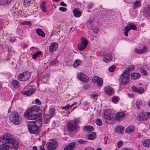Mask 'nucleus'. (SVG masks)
I'll list each match as a JSON object with an SVG mask.
<instances>
[{"mask_svg": "<svg viewBox=\"0 0 150 150\" xmlns=\"http://www.w3.org/2000/svg\"><path fill=\"white\" fill-rule=\"evenodd\" d=\"M38 109L36 106L32 107L24 113L25 117L29 120H33L39 118L38 115Z\"/></svg>", "mask_w": 150, "mask_h": 150, "instance_id": "1", "label": "nucleus"}, {"mask_svg": "<svg viewBox=\"0 0 150 150\" xmlns=\"http://www.w3.org/2000/svg\"><path fill=\"white\" fill-rule=\"evenodd\" d=\"M9 120L13 124L19 125L22 121V118L20 114L17 112H14L9 116Z\"/></svg>", "mask_w": 150, "mask_h": 150, "instance_id": "2", "label": "nucleus"}, {"mask_svg": "<svg viewBox=\"0 0 150 150\" xmlns=\"http://www.w3.org/2000/svg\"><path fill=\"white\" fill-rule=\"evenodd\" d=\"M27 126L29 131L31 134L38 135L39 132V128L35 125L33 122H31L30 121L28 124Z\"/></svg>", "mask_w": 150, "mask_h": 150, "instance_id": "3", "label": "nucleus"}, {"mask_svg": "<svg viewBox=\"0 0 150 150\" xmlns=\"http://www.w3.org/2000/svg\"><path fill=\"white\" fill-rule=\"evenodd\" d=\"M1 141L2 143H12L13 142V136L10 134H7L4 136L0 137V142Z\"/></svg>", "mask_w": 150, "mask_h": 150, "instance_id": "4", "label": "nucleus"}, {"mask_svg": "<svg viewBox=\"0 0 150 150\" xmlns=\"http://www.w3.org/2000/svg\"><path fill=\"white\" fill-rule=\"evenodd\" d=\"M31 74L29 71L24 72L18 76V79L19 80L25 81L30 78Z\"/></svg>", "mask_w": 150, "mask_h": 150, "instance_id": "5", "label": "nucleus"}, {"mask_svg": "<svg viewBox=\"0 0 150 150\" xmlns=\"http://www.w3.org/2000/svg\"><path fill=\"white\" fill-rule=\"evenodd\" d=\"M58 146V144L56 141L54 139H50L48 144L47 150H54Z\"/></svg>", "mask_w": 150, "mask_h": 150, "instance_id": "6", "label": "nucleus"}, {"mask_svg": "<svg viewBox=\"0 0 150 150\" xmlns=\"http://www.w3.org/2000/svg\"><path fill=\"white\" fill-rule=\"evenodd\" d=\"M137 27L136 25L132 23H128L127 25L126 26L125 28V31L124 33V35L126 36H128V33L129 31L131 29L136 30Z\"/></svg>", "mask_w": 150, "mask_h": 150, "instance_id": "7", "label": "nucleus"}, {"mask_svg": "<svg viewBox=\"0 0 150 150\" xmlns=\"http://www.w3.org/2000/svg\"><path fill=\"white\" fill-rule=\"evenodd\" d=\"M77 77L79 80L84 83H87L89 81L88 77L83 73L81 72L79 73L77 76Z\"/></svg>", "mask_w": 150, "mask_h": 150, "instance_id": "8", "label": "nucleus"}, {"mask_svg": "<svg viewBox=\"0 0 150 150\" xmlns=\"http://www.w3.org/2000/svg\"><path fill=\"white\" fill-rule=\"evenodd\" d=\"M81 40V43L78 45V48L80 50H84L87 47L88 44L87 40L85 38H82Z\"/></svg>", "mask_w": 150, "mask_h": 150, "instance_id": "9", "label": "nucleus"}, {"mask_svg": "<svg viewBox=\"0 0 150 150\" xmlns=\"http://www.w3.org/2000/svg\"><path fill=\"white\" fill-rule=\"evenodd\" d=\"M125 116V113L124 112H120L115 114V118L117 121L122 120Z\"/></svg>", "mask_w": 150, "mask_h": 150, "instance_id": "10", "label": "nucleus"}, {"mask_svg": "<svg viewBox=\"0 0 150 150\" xmlns=\"http://www.w3.org/2000/svg\"><path fill=\"white\" fill-rule=\"evenodd\" d=\"M92 80L94 82H96L98 86H101L103 85V80L98 77L97 76L93 77Z\"/></svg>", "mask_w": 150, "mask_h": 150, "instance_id": "11", "label": "nucleus"}, {"mask_svg": "<svg viewBox=\"0 0 150 150\" xmlns=\"http://www.w3.org/2000/svg\"><path fill=\"white\" fill-rule=\"evenodd\" d=\"M129 68H127L121 75L119 79V81H121V79L123 78H129Z\"/></svg>", "mask_w": 150, "mask_h": 150, "instance_id": "12", "label": "nucleus"}, {"mask_svg": "<svg viewBox=\"0 0 150 150\" xmlns=\"http://www.w3.org/2000/svg\"><path fill=\"white\" fill-rule=\"evenodd\" d=\"M58 46V44L55 42L52 43L50 46L49 50L50 53H52L53 51H55Z\"/></svg>", "mask_w": 150, "mask_h": 150, "instance_id": "13", "label": "nucleus"}, {"mask_svg": "<svg viewBox=\"0 0 150 150\" xmlns=\"http://www.w3.org/2000/svg\"><path fill=\"white\" fill-rule=\"evenodd\" d=\"M76 145V143L75 142H72L68 144L64 149V150H74Z\"/></svg>", "mask_w": 150, "mask_h": 150, "instance_id": "14", "label": "nucleus"}, {"mask_svg": "<svg viewBox=\"0 0 150 150\" xmlns=\"http://www.w3.org/2000/svg\"><path fill=\"white\" fill-rule=\"evenodd\" d=\"M67 126L69 131L76 130L78 128V126L74 125L72 123L70 122L68 123Z\"/></svg>", "mask_w": 150, "mask_h": 150, "instance_id": "15", "label": "nucleus"}, {"mask_svg": "<svg viewBox=\"0 0 150 150\" xmlns=\"http://www.w3.org/2000/svg\"><path fill=\"white\" fill-rule=\"evenodd\" d=\"M112 57L110 54L108 53L104 55L103 61L106 63L112 60Z\"/></svg>", "mask_w": 150, "mask_h": 150, "instance_id": "16", "label": "nucleus"}, {"mask_svg": "<svg viewBox=\"0 0 150 150\" xmlns=\"http://www.w3.org/2000/svg\"><path fill=\"white\" fill-rule=\"evenodd\" d=\"M10 146V144L4 143L0 145V150H8Z\"/></svg>", "mask_w": 150, "mask_h": 150, "instance_id": "17", "label": "nucleus"}, {"mask_svg": "<svg viewBox=\"0 0 150 150\" xmlns=\"http://www.w3.org/2000/svg\"><path fill=\"white\" fill-rule=\"evenodd\" d=\"M55 114V109L54 108H51L50 109L49 114H47V120L50 119L52 117L54 116Z\"/></svg>", "mask_w": 150, "mask_h": 150, "instance_id": "18", "label": "nucleus"}, {"mask_svg": "<svg viewBox=\"0 0 150 150\" xmlns=\"http://www.w3.org/2000/svg\"><path fill=\"white\" fill-rule=\"evenodd\" d=\"M147 49L146 47L144 46L142 49H136L135 50V51L137 53L142 54L146 52Z\"/></svg>", "mask_w": 150, "mask_h": 150, "instance_id": "19", "label": "nucleus"}, {"mask_svg": "<svg viewBox=\"0 0 150 150\" xmlns=\"http://www.w3.org/2000/svg\"><path fill=\"white\" fill-rule=\"evenodd\" d=\"M141 6V2L140 1L136 0L133 3V9H136Z\"/></svg>", "mask_w": 150, "mask_h": 150, "instance_id": "20", "label": "nucleus"}, {"mask_svg": "<svg viewBox=\"0 0 150 150\" xmlns=\"http://www.w3.org/2000/svg\"><path fill=\"white\" fill-rule=\"evenodd\" d=\"M35 91V90L32 89L30 90H28L27 91H23L22 92V93L23 95H25L27 96H29L32 94Z\"/></svg>", "mask_w": 150, "mask_h": 150, "instance_id": "21", "label": "nucleus"}, {"mask_svg": "<svg viewBox=\"0 0 150 150\" xmlns=\"http://www.w3.org/2000/svg\"><path fill=\"white\" fill-rule=\"evenodd\" d=\"M93 127L91 125H88L85 127L83 128V130L86 132H88L93 131Z\"/></svg>", "mask_w": 150, "mask_h": 150, "instance_id": "22", "label": "nucleus"}, {"mask_svg": "<svg viewBox=\"0 0 150 150\" xmlns=\"http://www.w3.org/2000/svg\"><path fill=\"white\" fill-rule=\"evenodd\" d=\"M105 91V93L108 95L111 96L114 93L113 89L110 87H106Z\"/></svg>", "mask_w": 150, "mask_h": 150, "instance_id": "23", "label": "nucleus"}, {"mask_svg": "<svg viewBox=\"0 0 150 150\" xmlns=\"http://www.w3.org/2000/svg\"><path fill=\"white\" fill-rule=\"evenodd\" d=\"M30 122H33L34 123V125L39 128L42 126V120L40 119H39L34 121H30Z\"/></svg>", "mask_w": 150, "mask_h": 150, "instance_id": "24", "label": "nucleus"}, {"mask_svg": "<svg viewBox=\"0 0 150 150\" xmlns=\"http://www.w3.org/2000/svg\"><path fill=\"white\" fill-rule=\"evenodd\" d=\"M141 117L143 121L145 120L148 118H150V112H145L142 113Z\"/></svg>", "mask_w": 150, "mask_h": 150, "instance_id": "25", "label": "nucleus"}, {"mask_svg": "<svg viewBox=\"0 0 150 150\" xmlns=\"http://www.w3.org/2000/svg\"><path fill=\"white\" fill-rule=\"evenodd\" d=\"M36 32L37 34L40 36L44 37L45 36V34L43 31L40 28H38L36 30Z\"/></svg>", "mask_w": 150, "mask_h": 150, "instance_id": "26", "label": "nucleus"}, {"mask_svg": "<svg viewBox=\"0 0 150 150\" xmlns=\"http://www.w3.org/2000/svg\"><path fill=\"white\" fill-rule=\"evenodd\" d=\"M13 141L12 143H8L10 144V146H11L13 148H14V149L17 150L18 148V143L16 142H14L13 137Z\"/></svg>", "mask_w": 150, "mask_h": 150, "instance_id": "27", "label": "nucleus"}, {"mask_svg": "<svg viewBox=\"0 0 150 150\" xmlns=\"http://www.w3.org/2000/svg\"><path fill=\"white\" fill-rule=\"evenodd\" d=\"M134 127L133 126H130L127 128L125 132L127 133H131L134 131Z\"/></svg>", "mask_w": 150, "mask_h": 150, "instance_id": "28", "label": "nucleus"}, {"mask_svg": "<svg viewBox=\"0 0 150 150\" xmlns=\"http://www.w3.org/2000/svg\"><path fill=\"white\" fill-rule=\"evenodd\" d=\"M144 146L146 147L150 146V140L148 139H145L142 142Z\"/></svg>", "mask_w": 150, "mask_h": 150, "instance_id": "29", "label": "nucleus"}, {"mask_svg": "<svg viewBox=\"0 0 150 150\" xmlns=\"http://www.w3.org/2000/svg\"><path fill=\"white\" fill-rule=\"evenodd\" d=\"M73 13L76 17H80L81 15V12L76 9H74Z\"/></svg>", "mask_w": 150, "mask_h": 150, "instance_id": "30", "label": "nucleus"}, {"mask_svg": "<svg viewBox=\"0 0 150 150\" xmlns=\"http://www.w3.org/2000/svg\"><path fill=\"white\" fill-rule=\"evenodd\" d=\"M96 137V134L95 132H93L92 134L88 135L87 136V139L89 140H92L95 139Z\"/></svg>", "mask_w": 150, "mask_h": 150, "instance_id": "31", "label": "nucleus"}, {"mask_svg": "<svg viewBox=\"0 0 150 150\" xmlns=\"http://www.w3.org/2000/svg\"><path fill=\"white\" fill-rule=\"evenodd\" d=\"M104 117L105 119L108 120H109L112 119V115L109 112L105 114Z\"/></svg>", "mask_w": 150, "mask_h": 150, "instance_id": "32", "label": "nucleus"}, {"mask_svg": "<svg viewBox=\"0 0 150 150\" xmlns=\"http://www.w3.org/2000/svg\"><path fill=\"white\" fill-rule=\"evenodd\" d=\"M11 85L14 88H17L19 86V83L18 81L16 80H14L12 81Z\"/></svg>", "mask_w": 150, "mask_h": 150, "instance_id": "33", "label": "nucleus"}, {"mask_svg": "<svg viewBox=\"0 0 150 150\" xmlns=\"http://www.w3.org/2000/svg\"><path fill=\"white\" fill-rule=\"evenodd\" d=\"M144 12L145 13L148 14V15L150 14V5H148L146 6L144 9Z\"/></svg>", "mask_w": 150, "mask_h": 150, "instance_id": "34", "label": "nucleus"}, {"mask_svg": "<svg viewBox=\"0 0 150 150\" xmlns=\"http://www.w3.org/2000/svg\"><path fill=\"white\" fill-rule=\"evenodd\" d=\"M140 76V75L137 73H135L131 75V78L133 79H138Z\"/></svg>", "mask_w": 150, "mask_h": 150, "instance_id": "35", "label": "nucleus"}, {"mask_svg": "<svg viewBox=\"0 0 150 150\" xmlns=\"http://www.w3.org/2000/svg\"><path fill=\"white\" fill-rule=\"evenodd\" d=\"M11 0H0V4L6 5L10 3Z\"/></svg>", "mask_w": 150, "mask_h": 150, "instance_id": "36", "label": "nucleus"}, {"mask_svg": "<svg viewBox=\"0 0 150 150\" xmlns=\"http://www.w3.org/2000/svg\"><path fill=\"white\" fill-rule=\"evenodd\" d=\"M129 79V78H127L121 79V81H120V82L122 83L123 85H125L128 82Z\"/></svg>", "mask_w": 150, "mask_h": 150, "instance_id": "37", "label": "nucleus"}, {"mask_svg": "<svg viewBox=\"0 0 150 150\" xmlns=\"http://www.w3.org/2000/svg\"><path fill=\"white\" fill-rule=\"evenodd\" d=\"M46 4L45 2H42L40 5V8L41 10L43 12H46V10H45V6Z\"/></svg>", "mask_w": 150, "mask_h": 150, "instance_id": "38", "label": "nucleus"}, {"mask_svg": "<svg viewBox=\"0 0 150 150\" xmlns=\"http://www.w3.org/2000/svg\"><path fill=\"white\" fill-rule=\"evenodd\" d=\"M41 52L40 51H38L35 54L32 55V58L33 59H36V57H38V55L41 54Z\"/></svg>", "mask_w": 150, "mask_h": 150, "instance_id": "39", "label": "nucleus"}, {"mask_svg": "<svg viewBox=\"0 0 150 150\" xmlns=\"http://www.w3.org/2000/svg\"><path fill=\"white\" fill-rule=\"evenodd\" d=\"M81 62L79 60L76 59L74 62L73 66L74 67H77L80 64V62Z\"/></svg>", "mask_w": 150, "mask_h": 150, "instance_id": "40", "label": "nucleus"}, {"mask_svg": "<svg viewBox=\"0 0 150 150\" xmlns=\"http://www.w3.org/2000/svg\"><path fill=\"white\" fill-rule=\"evenodd\" d=\"M76 104V103H75V104H73L71 105V106L70 105H67V106H64V107H62V110L64 109V110H67L68 109H69L70 108L72 107L74 105Z\"/></svg>", "mask_w": 150, "mask_h": 150, "instance_id": "41", "label": "nucleus"}, {"mask_svg": "<svg viewBox=\"0 0 150 150\" xmlns=\"http://www.w3.org/2000/svg\"><path fill=\"white\" fill-rule=\"evenodd\" d=\"M124 130V127L122 126H120L117 128L116 131L118 133H122Z\"/></svg>", "mask_w": 150, "mask_h": 150, "instance_id": "42", "label": "nucleus"}, {"mask_svg": "<svg viewBox=\"0 0 150 150\" xmlns=\"http://www.w3.org/2000/svg\"><path fill=\"white\" fill-rule=\"evenodd\" d=\"M87 141L84 140L82 139H80L77 140L78 143L80 144H86Z\"/></svg>", "mask_w": 150, "mask_h": 150, "instance_id": "43", "label": "nucleus"}, {"mask_svg": "<svg viewBox=\"0 0 150 150\" xmlns=\"http://www.w3.org/2000/svg\"><path fill=\"white\" fill-rule=\"evenodd\" d=\"M96 123L98 125V126H100L102 124V122L100 119L99 118H98L96 120Z\"/></svg>", "mask_w": 150, "mask_h": 150, "instance_id": "44", "label": "nucleus"}, {"mask_svg": "<svg viewBox=\"0 0 150 150\" xmlns=\"http://www.w3.org/2000/svg\"><path fill=\"white\" fill-rule=\"evenodd\" d=\"M93 32L95 33H98L100 30V28L97 27H94L93 29Z\"/></svg>", "mask_w": 150, "mask_h": 150, "instance_id": "45", "label": "nucleus"}, {"mask_svg": "<svg viewBox=\"0 0 150 150\" xmlns=\"http://www.w3.org/2000/svg\"><path fill=\"white\" fill-rule=\"evenodd\" d=\"M142 101L140 99L137 100L136 103V105L137 106H142Z\"/></svg>", "mask_w": 150, "mask_h": 150, "instance_id": "46", "label": "nucleus"}, {"mask_svg": "<svg viewBox=\"0 0 150 150\" xmlns=\"http://www.w3.org/2000/svg\"><path fill=\"white\" fill-rule=\"evenodd\" d=\"M31 0H24V4L25 6H29Z\"/></svg>", "mask_w": 150, "mask_h": 150, "instance_id": "47", "label": "nucleus"}, {"mask_svg": "<svg viewBox=\"0 0 150 150\" xmlns=\"http://www.w3.org/2000/svg\"><path fill=\"white\" fill-rule=\"evenodd\" d=\"M74 125L76 126H78V123L80 122L79 119L78 118L75 119L74 121Z\"/></svg>", "mask_w": 150, "mask_h": 150, "instance_id": "48", "label": "nucleus"}, {"mask_svg": "<svg viewBox=\"0 0 150 150\" xmlns=\"http://www.w3.org/2000/svg\"><path fill=\"white\" fill-rule=\"evenodd\" d=\"M140 71L143 74L146 75L147 74V71L142 68H141L139 69Z\"/></svg>", "mask_w": 150, "mask_h": 150, "instance_id": "49", "label": "nucleus"}, {"mask_svg": "<svg viewBox=\"0 0 150 150\" xmlns=\"http://www.w3.org/2000/svg\"><path fill=\"white\" fill-rule=\"evenodd\" d=\"M115 69V66L112 65L109 68L108 70L110 72H113L114 71Z\"/></svg>", "mask_w": 150, "mask_h": 150, "instance_id": "50", "label": "nucleus"}, {"mask_svg": "<svg viewBox=\"0 0 150 150\" xmlns=\"http://www.w3.org/2000/svg\"><path fill=\"white\" fill-rule=\"evenodd\" d=\"M112 101L114 103H115L117 102L118 100V98L116 96H114L113 97L112 99Z\"/></svg>", "mask_w": 150, "mask_h": 150, "instance_id": "51", "label": "nucleus"}, {"mask_svg": "<svg viewBox=\"0 0 150 150\" xmlns=\"http://www.w3.org/2000/svg\"><path fill=\"white\" fill-rule=\"evenodd\" d=\"M91 98L92 99H97L98 95L95 94H91L90 95Z\"/></svg>", "mask_w": 150, "mask_h": 150, "instance_id": "52", "label": "nucleus"}, {"mask_svg": "<svg viewBox=\"0 0 150 150\" xmlns=\"http://www.w3.org/2000/svg\"><path fill=\"white\" fill-rule=\"evenodd\" d=\"M123 142L122 141H120L117 143V147L118 148H120L122 145Z\"/></svg>", "mask_w": 150, "mask_h": 150, "instance_id": "53", "label": "nucleus"}, {"mask_svg": "<svg viewBox=\"0 0 150 150\" xmlns=\"http://www.w3.org/2000/svg\"><path fill=\"white\" fill-rule=\"evenodd\" d=\"M59 10L61 11H62L63 12L66 11H67V9L66 8L61 7L59 8Z\"/></svg>", "mask_w": 150, "mask_h": 150, "instance_id": "54", "label": "nucleus"}, {"mask_svg": "<svg viewBox=\"0 0 150 150\" xmlns=\"http://www.w3.org/2000/svg\"><path fill=\"white\" fill-rule=\"evenodd\" d=\"M35 102L38 105H40L41 104V102L38 98H37L35 100Z\"/></svg>", "mask_w": 150, "mask_h": 150, "instance_id": "55", "label": "nucleus"}, {"mask_svg": "<svg viewBox=\"0 0 150 150\" xmlns=\"http://www.w3.org/2000/svg\"><path fill=\"white\" fill-rule=\"evenodd\" d=\"M132 91L135 92H137L138 91V89L135 86H133L132 88Z\"/></svg>", "mask_w": 150, "mask_h": 150, "instance_id": "56", "label": "nucleus"}, {"mask_svg": "<svg viewBox=\"0 0 150 150\" xmlns=\"http://www.w3.org/2000/svg\"><path fill=\"white\" fill-rule=\"evenodd\" d=\"M144 91V90L143 88H139L138 89L137 92L138 93L142 94L143 93Z\"/></svg>", "mask_w": 150, "mask_h": 150, "instance_id": "57", "label": "nucleus"}, {"mask_svg": "<svg viewBox=\"0 0 150 150\" xmlns=\"http://www.w3.org/2000/svg\"><path fill=\"white\" fill-rule=\"evenodd\" d=\"M22 24H24V25L27 24V25H29L30 24V23L29 21H23L22 22Z\"/></svg>", "mask_w": 150, "mask_h": 150, "instance_id": "58", "label": "nucleus"}, {"mask_svg": "<svg viewBox=\"0 0 150 150\" xmlns=\"http://www.w3.org/2000/svg\"><path fill=\"white\" fill-rule=\"evenodd\" d=\"M60 4L61 6H67V4H65L64 2L62 1L61 2Z\"/></svg>", "mask_w": 150, "mask_h": 150, "instance_id": "59", "label": "nucleus"}, {"mask_svg": "<svg viewBox=\"0 0 150 150\" xmlns=\"http://www.w3.org/2000/svg\"><path fill=\"white\" fill-rule=\"evenodd\" d=\"M93 5V4L91 3L89 4L88 7V9L91 8L92 7V6Z\"/></svg>", "mask_w": 150, "mask_h": 150, "instance_id": "60", "label": "nucleus"}, {"mask_svg": "<svg viewBox=\"0 0 150 150\" xmlns=\"http://www.w3.org/2000/svg\"><path fill=\"white\" fill-rule=\"evenodd\" d=\"M129 68V71H130V70H133L134 69V67L133 65H131L129 68Z\"/></svg>", "mask_w": 150, "mask_h": 150, "instance_id": "61", "label": "nucleus"}, {"mask_svg": "<svg viewBox=\"0 0 150 150\" xmlns=\"http://www.w3.org/2000/svg\"><path fill=\"white\" fill-rule=\"evenodd\" d=\"M15 37H13V38H11L10 39V41L12 42H14L15 40Z\"/></svg>", "mask_w": 150, "mask_h": 150, "instance_id": "62", "label": "nucleus"}, {"mask_svg": "<svg viewBox=\"0 0 150 150\" xmlns=\"http://www.w3.org/2000/svg\"><path fill=\"white\" fill-rule=\"evenodd\" d=\"M40 149L41 150H45L44 146H40Z\"/></svg>", "mask_w": 150, "mask_h": 150, "instance_id": "63", "label": "nucleus"}, {"mask_svg": "<svg viewBox=\"0 0 150 150\" xmlns=\"http://www.w3.org/2000/svg\"><path fill=\"white\" fill-rule=\"evenodd\" d=\"M122 150H133L131 149L123 148Z\"/></svg>", "mask_w": 150, "mask_h": 150, "instance_id": "64", "label": "nucleus"}]
</instances>
